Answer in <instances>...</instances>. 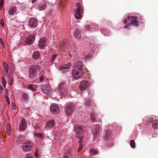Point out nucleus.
<instances>
[{
	"instance_id": "1",
	"label": "nucleus",
	"mask_w": 158,
	"mask_h": 158,
	"mask_svg": "<svg viewBox=\"0 0 158 158\" xmlns=\"http://www.w3.org/2000/svg\"><path fill=\"white\" fill-rule=\"evenodd\" d=\"M137 19V17L128 16L127 18L124 21L123 23L126 24L124 28H128L131 25L135 27L138 26H139V23Z\"/></svg>"
},
{
	"instance_id": "18",
	"label": "nucleus",
	"mask_w": 158,
	"mask_h": 158,
	"mask_svg": "<svg viewBox=\"0 0 158 158\" xmlns=\"http://www.w3.org/2000/svg\"><path fill=\"white\" fill-rule=\"evenodd\" d=\"M74 35L75 38L77 39H79L81 38V36L80 31L77 29L75 30L74 33Z\"/></svg>"
},
{
	"instance_id": "28",
	"label": "nucleus",
	"mask_w": 158,
	"mask_h": 158,
	"mask_svg": "<svg viewBox=\"0 0 158 158\" xmlns=\"http://www.w3.org/2000/svg\"><path fill=\"white\" fill-rule=\"evenodd\" d=\"M22 98L24 102H27L28 100V96L27 94L24 93L22 96Z\"/></svg>"
},
{
	"instance_id": "46",
	"label": "nucleus",
	"mask_w": 158,
	"mask_h": 158,
	"mask_svg": "<svg viewBox=\"0 0 158 158\" xmlns=\"http://www.w3.org/2000/svg\"><path fill=\"white\" fill-rule=\"evenodd\" d=\"M85 29L87 30H89L90 29V27L89 25H86L85 27Z\"/></svg>"
},
{
	"instance_id": "34",
	"label": "nucleus",
	"mask_w": 158,
	"mask_h": 158,
	"mask_svg": "<svg viewBox=\"0 0 158 158\" xmlns=\"http://www.w3.org/2000/svg\"><path fill=\"white\" fill-rule=\"evenodd\" d=\"M131 146L132 148H134L135 147V143L133 140H131L130 142Z\"/></svg>"
},
{
	"instance_id": "7",
	"label": "nucleus",
	"mask_w": 158,
	"mask_h": 158,
	"mask_svg": "<svg viewBox=\"0 0 158 158\" xmlns=\"http://www.w3.org/2000/svg\"><path fill=\"white\" fill-rule=\"evenodd\" d=\"M32 143L29 142H25L23 144V145L22 146V148L23 151L25 152H27L31 149L32 147Z\"/></svg>"
},
{
	"instance_id": "12",
	"label": "nucleus",
	"mask_w": 158,
	"mask_h": 158,
	"mask_svg": "<svg viewBox=\"0 0 158 158\" xmlns=\"http://www.w3.org/2000/svg\"><path fill=\"white\" fill-rule=\"evenodd\" d=\"M46 40L45 38H41L39 41V46L40 48H43L46 46Z\"/></svg>"
},
{
	"instance_id": "24",
	"label": "nucleus",
	"mask_w": 158,
	"mask_h": 158,
	"mask_svg": "<svg viewBox=\"0 0 158 158\" xmlns=\"http://www.w3.org/2000/svg\"><path fill=\"white\" fill-rule=\"evenodd\" d=\"M27 88L33 92H35L36 91V86L34 85H29L27 86Z\"/></svg>"
},
{
	"instance_id": "11",
	"label": "nucleus",
	"mask_w": 158,
	"mask_h": 158,
	"mask_svg": "<svg viewBox=\"0 0 158 158\" xmlns=\"http://www.w3.org/2000/svg\"><path fill=\"white\" fill-rule=\"evenodd\" d=\"M42 90L43 92L49 95L51 93L52 90L50 87L48 86L44 85L42 88Z\"/></svg>"
},
{
	"instance_id": "19",
	"label": "nucleus",
	"mask_w": 158,
	"mask_h": 158,
	"mask_svg": "<svg viewBox=\"0 0 158 158\" xmlns=\"http://www.w3.org/2000/svg\"><path fill=\"white\" fill-rule=\"evenodd\" d=\"M6 133L8 135H10L11 131V126L9 123H7L6 126Z\"/></svg>"
},
{
	"instance_id": "13",
	"label": "nucleus",
	"mask_w": 158,
	"mask_h": 158,
	"mask_svg": "<svg viewBox=\"0 0 158 158\" xmlns=\"http://www.w3.org/2000/svg\"><path fill=\"white\" fill-rule=\"evenodd\" d=\"M37 21L34 18H31L29 21V24L32 27H35L37 24Z\"/></svg>"
},
{
	"instance_id": "26",
	"label": "nucleus",
	"mask_w": 158,
	"mask_h": 158,
	"mask_svg": "<svg viewBox=\"0 0 158 158\" xmlns=\"http://www.w3.org/2000/svg\"><path fill=\"white\" fill-rule=\"evenodd\" d=\"M83 66V63L81 61H79L77 62L76 65V67L75 68H77L79 69H82L81 68Z\"/></svg>"
},
{
	"instance_id": "15",
	"label": "nucleus",
	"mask_w": 158,
	"mask_h": 158,
	"mask_svg": "<svg viewBox=\"0 0 158 158\" xmlns=\"http://www.w3.org/2000/svg\"><path fill=\"white\" fill-rule=\"evenodd\" d=\"M149 123L152 122V127L154 129H156L158 127V121L157 120H154L152 118L151 120L148 121Z\"/></svg>"
},
{
	"instance_id": "49",
	"label": "nucleus",
	"mask_w": 158,
	"mask_h": 158,
	"mask_svg": "<svg viewBox=\"0 0 158 158\" xmlns=\"http://www.w3.org/2000/svg\"><path fill=\"white\" fill-rule=\"evenodd\" d=\"M0 42L2 45H3L4 42L3 40L1 38L0 39Z\"/></svg>"
},
{
	"instance_id": "14",
	"label": "nucleus",
	"mask_w": 158,
	"mask_h": 158,
	"mask_svg": "<svg viewBox=\"0 0 158 158\" xmlns=\"http://www.w3.org/2000/svg\"><path fill=\"white\" fill-rule=\"evenodd\" d=\"M35 39V36L34 35H30L27 38L26 42L28 44H31L34 41Z\"/></svg>"
},
{
	"instance_id": "20",
	"label": "nucleus",
	"mask_w": 158,
	"mask_h": 158,
	"mask_svg": "<svg viewBox=\"0 0 158 158\" xmlns=\"http://www.w3.org/2000/svg\"><path fill=\"white\" fill-rule=\"evenodd\" d=\"M54 122L52 120H51L48 122L45 127H52L54 126Z\"/></svg>"
},
{
	"instance_id": "44",
	"label": "nucleus",
	"mask_w": 158,
	"mask_h": 158,
	"mask_svg": "<svg viewBox=\"0 0 158 158\" xmlns=\"http://www.w3.org/2000/svg\"><path fill=\"white\" fill-rule=\"evenodd\" d=\"M12 108L14 110H15L16 109V107L15 106V105L14 103H12Z\"/></svg>"
},
{
	"instance_id": "55",
	"label": "nucleus",
	"mask_w": 158,
	"mask_h": 158,
	"mask_svg": "<svg viewBox=\"0 0 158 158\" xmlns=\"http://www.w3.org/2000/svg\"><path fill=\"white\" fill-rule=\"evenodd\" d=\"M64 0L65 1H67V0Z\"/></svg>"
},
{
	"instance_id": "6",
	"label": "nucleus",
	"mask_w": 158,
	"mask_h": 158,
	"mask_svg": "<svg viewBox=\"0 0 158 158\" xmlns=\"http://www.w3.org/2000/svg\"><path fill=\"white\" fill-rule=\"evenodd\" d=\"M59 89L61 94L64 95L67 94V89L65 83H60L59 84Z\"/></svg>"
},
{
	"instance_id": "52",
	"label": "nucleus",
	"mask_w": 158,
	"mask_h": 158,
	"mask_svg": "<svg viewBox=\"0 0 158 158\" xmlns=\"http://www.w3.org/2000/svg\"><path fill=\"white\" fill-rule=\"evenodd\" d=\"M63 158H69L67 155H65L64 156Z\"/></svg>"
},
{
	"instance_id": "41",
	"label": "nucleus",
	"mask_w": 158,
	"mask_h": 158,
	"mask_svg": "<svg viewBox=\"0 0 158 158\" xmlns=\"http://www.w3.org/2000/svg\"><path fill=\"white\" fill-rule=\"evenodd\" d=\"M25 158H33V156L32 155L30 154H27V155L26 157Z\"/></svg>"
},
{
	"instance_id": "36",
	"label": "nucleus",
	"mask_w": 158,
	"mask_h": 158,
	"mask_svg": "<svg viewBox=\"0 0 158 158\" xmlns=\"http://www.w3.org/2000/svg\"><path fill=\"white\" fill-rule=\"evenodd\" d=\"M90 152L93 155H96L98 153V151L94 149H92L90 151Z\"/></svg>"
},
{
	"instance_id": "8",
	"label": "nucleus",
	"mask_w": 158,
	"mask_h": 158,
	"mask_svg": "<svg viewBox=\"0 0 158 158\" xmlns=\"http://www.w3.org/2000/svg\"><path fill=\"white\" fill-rule=\"evenodd\" d=\"M89 83L86 80H84L81 81L79 86V89L81 91L85 90L89 85Z\"/></svg>"
},
{
	"instance_id": "25",
	"label": "nucleus",
	"mask_w": 158,
	"mask_h": 158,
	"mask_svg": "<svg viewBox=\"0 0 158 158\" xmlns=\"http://www.w3.org/2000/svg\"><path fill=\"white\" fill-rule=\"evenodd\" d=\"M70 65V63L64 65L60 67V69L61 70H64L68 69L69 68Z\"/></svg>"
},
{
	"instance_id": "39",
	"label": "nucleus",
	"mask_w": 158,
	"mask_h": 158,
	"mask_svg": "<svg viewBox=\"0 0 158 158\" xmlns=\"http://www.w3.org/2000/svg\"><path fill=\"white\" fill-rule=\"evenodd\" d=\"M80 145L79 148L78 149V152H80L81 150H82V149L83 144H82V143H80Z\"/></svg>"
},
{
	"instance_id": "5",
	"label": "nucleus",
	"mask_w": 158,
	"mask_h": 158,
	"mask_svg": "<svg viewBox=\"0 0 158 158\" xmlns=\"http://www.w3.org/2000/svg\"><path fill=\"white\" fill-rule=\"evenodd\" d=\"M74 105L73 103H69L68 104L65 108V112L67 115L71 114L74 110Z\"/></svg>"
},
{
	"instance_id": "3",
	"label": "nucleus",
	"mask_w": 158,
	"mask_h": 158,
	"mask_svg": "<svg viewBox=\"0 0 158 158\" xmlns=\"http://www.w3.org/2000/svg\"><path fill=\"white\" fill-rule=\"evenodd\" d=\"M76 6L75 18L76 19H81L82 17V15L84 11L82 5L78 3L76 4Z\"/></svg>"
},
{
	"instance_id": "33",
	"label": "nucleus",
	"mask_w": 158,
	"mask_h": 158,
	"mask_svg": "<svg viewBox=\"0 0 158 158\" xmlns=\"http://www.w3.org/2000/svg\"><path fill=\"white\" fill-rule=\"evenodd\" d=\"M66 45L64 42L61 43L59 45V48L61 49H63L65 47Z\"/></svg>"
},
{
	"instance_id": "50",
	"label": "nucleus",
	"mask_w": 158,
	"mask_h": 158,
	"mask_svg": "<svg viewBox=\"0 0 158 158\" xmlns=\"http://www.w3.org/2000/svg\"><path fill=\"white\" fill-rule=\"evenodd\" d=\"M37 0H31V3H34Z\"/></svg>"
},
{
	"instance_id": "10",
	"label": "nucleus",
	"mask_w": 158,
	"mask_h": 158,
	"mask_svg": "<svg viewBox=\"0 0 158 158\" xmlns=\"http://www.w3.org/2000/svg\"><path fill=\"white\" fill-rule=\"evenodd\" d=\"M27 124L25 119L23 118L21 119V122L19 125V129L21 131H23L26 128Z\"/></svg>"
},
{
	"instance_id": "4",
	"label": "nucleus",
	"mask_w": 158,
	"mask_h": 158,
	"mask_svg": "<svg viewBox=\"0 0 158 158\" xmlns=\"http://www.w3.org/2000/svg\"><path fill=\"white\" fill-rule=\"evenodd\" d=\"M82 74V69L75 68L72 71V75L75 79H79L81 77Z\"/></svg>"
},
{
	"instance_id": "32",
	"label": "nucleus",
	"mask_w": 158,
	"mask_h": 158,
	"mask_svg": "<svg viewBox=\"0 0 158 158\" xmlns=\"http://www.w3.org/2000/svg\"><path fill=\"white\" fill-rule=\"evenodd\" d=\"M39 77V80H37L38 81L37 82H41L43 81L45 77V76L44 75H40Z\"/></svg>"
},
{
	"instance_id": "2",
	"label": "nucleus",
	"mask_w": 158,
	"mask_h": 158,
	"mask_svg": "<svg viewBox=\"0 0 158 158\" xmlns=\"http://www.w3.org/2000/svg\"><path fill=\"white\" fill-rule=\"evenodd\" d=\"M40 67L38 65H32L29 70V78L31 79L34 78L37 75V71H40Z\"/></svg>"
},
{
	"instance_id": "17",
	"label": "nucleus",
	"mask_w": 158,
	"mask_h": 158,
	"mask_svg": "<svg viewBox=\"0 0 158 158\" xmlns=\"http://www.w3.org/2000/svg\"><path fill=\"white\" fill-rule=\"evenodd\" d=\"M84 127L82 125H77L75 127V130L77 132L81 133Z\"/></svg>"
},
{
	"instance_id": "29",
	"label": "nucleus",
	"mask_w": 158,
	"mask_h": 158,
	"mask_svg": "<svg viewBox=\"0 0 158 158\" xmlns=\"http://www.w3.org/2000/svg\"><path fill=\"white\" fill-rule=\"evenodd\" d=\"M40 56V53L38 52H35L33 54V57L35 59H37Z\"/></svg>"
},
{
	"instance_id": "38",
	"label": "nucleus",
	"mask_w": 158,
	"mask_h": 158,
	"mask_svg": "<svg viewBox=\"0 0 158 158\" xmlns=\"http://www.w3.org/2000/svg\"><path fill=\"white\" fill-rule=\"evenodd\" d=\"M4 0H0V9H1L3 6Z\"/></svg>"
},
{
	"instance_id": "27",
	"label": "nucleus",
	"mask_w": 158,
	"mask_h": 158,
	"mask_svg": "<svg viewBox=\"0 0 158 158\" xmlns=\"http://www.w3.org/2000/svg\"><path fill=\"white\" fill-rule=\"evenodd\" d=\"M90 115L91 121L93 123L95 122L96 121V114L94 113H92L90 114Z\"/></svg>"
},
{
	"instance_id": "21",
	"label": "nucleus",
	"mask_w": 158,
	"mask_h": 158,
	"mask_svg": "<svg viewBox=\"0 0 158 158\" xmlns=\"http://www.w3.org/2000/svg\"><path fill=\"white\" fill-rule=\"evenodd\" d=\"M76 137L78 139H79V143H81L82 142V141L83 138V135H81V133L77 132Z\"/></svg>"
},
{
	"instance_id": "54",
	"label": "nucleus",
	"mask_w": 158,
	"mask_h": 158,
	"mask_svg": "<svg viewBox=\"0 0 158 158\" xmlns=\"http://www.w3.org/2000/svg\"><path fill=\"white\" fill-rule=\"evenodd\" d=\"M6 137V135H4V137Z\"/></svg>"
},
{
	"instance_id": "23",
	"label": "nucleus",
	"mask_w": 158,
	"mask_h": 158,
	"mask_svg": "<svg viewBox=\"0 0 158 158\" xmlns=\"http://www.w3.org/2000/svg\"><path fill=\"white\" fill-rule=\"evenodd\" d=\"M99 127L98 126H96L94 127V132H93V135L94 136H96L98 134L99 131Z\"/></svg>"
},
{
	"instance_id": "53",
	"label": "nucleus",
	"mask_w": 158,
	"mask_h": 158,
	"mask_svg": "<svg viewBox=\"0 0 158 158\" xmlns=\"http://www.w3.org/2000/svg\"><path fill=\"white\" fill-rule=\"evenodd\" d=\"M35 156L36 157H38V156L37 154V153H36H36H35Z\"/></svg>"
},
{
	"instance_id": "22",
	"label": "nucleus",
	"mask_w": 158,
	"mask_h": 158,
	"mask_svg": "<svg viewBox=\"0 0 158 158\" xmlns=\"http://www.w3.org/2000/svg\"><path fill=\"white\" fill-rule=\"evenodd\" d=\"M16 9L15 7H13L10 8L9 11V13L10 15H14L16 12Z\"/></svg>"
},
{
	"instance_id": "42",
	"label": "nucleus",
	"mask_w": 158,
	"mask_h": 158,
	"mask_svg": "<svg viewBox=\"0 0 158 158\" xmlns=\"http://www.w3.org/2000/svg\"><path fill=\"white\" fill-rule=\"evenodd\" d=\"M1 25L2 26H4V20L3 19H2L0 21Z\"/></svg>"
},
{
	"instance_id": "51",
	"label": "nucleus",
	"mask_w": 158,
	"mask_h": 158,
	"mask_svg": "<svg viewBox=\"0 0 158 158\" xmlns=\"http://www.w3.org/2000/svg\"><path fill=\"white\" fill-rule=\"evenodd\" d=\"M2 85H0V90H2Z\"/></svg>"
},
{
	"instance_id": "40",
	"label": "nucleus",
	"mask_w": 158,
	"mask_h": 158,
	"mask_svg": "<svg viewBox=\"0 0 158 158\" xmlns=\"http://www.w3.org/2000/svg\"><path fill=\"white\" fill-rule=\"evenodd\" d=\"M2 83L3 86L5 87L6 82L5 79L3 77L2 78Z\"/></svg>"
},
{
	"instance_id": "48",
	"label": "nucleus",
	"mask_w": 158,
	"mask_h": 158,
	"mask_svg": "<svg viewBox=\"0 0 158 158\" xmlns=\"http://www.w3.org/2000/svg\"><path fill=\"white\" fill-rule=\"evenodd\" d=\"M6 100L7 102L8 103V104H10V101L9 100V99L8 98L7 96L6 97Z\"/></svg>"
},
{
	"instance_id": "56",
	"label": "nucleus",
	"mask_w": 158,
	"mask_h": 158,
	"mask_svg": "<svg viewBox=\"0 0 158 158\" xmlns=\"http://www.w3.org/2000/svg\"><path fill=\"white\" fill-rule=\"evenodd\" d=\"M142 19V17H141V18H140V19Z\"/></svg>"
},
{
	"instance_id": "47",
	"label": "nucleus",
	"mask_w": 158,
	"mask_h": 158,
	"mask_svg": "<svg viewBox=\"0 0 158 158\" xmlns=\"http://www.w3.org/2000/svg\"><path fill=\"white\" fill-rule=\"evenodd\" d=\"M13 82V81L11 78H10L9 80V83L10 85H12Z\"/></svg>"
},
{
	"instance_id": "9",
	"label": "nucleus",
	"mask_w": 158,
	"mask_h": 158,
	"mask_svg": "<svg viewBox=\"0 0 158 158\" xmlns=\"http://www.w3.org/2000/svg\"><path fill=\"white\" fill-rule=\"evenodd\" d=\"M51 111L54 113H57L59 111V107L56 104H52L50 107Z\"/></svg>"
},
{
	"instance_id": "16",
	"label": "nucleus",
	"mask_w": 158,
	"mask_h": 158,
	"mask_svg": "<svg viewBox=\"0 0 158 158\" xmlns=\"http://www.w3.org/2000/svg\"><path fill=\"white\" fill-rule=\"evenodd\" d=\"M48 3L43 2L39 5L38 7V9L40 11H42L45 10L46 8V7Z\"/></svg>"
},
{
	"instance_id": "43",
	"label": "nucleus",
	"mask_w": 158,
	"mask_h": 158,
	"mask_svg": "<svg viewBox=\"0 0 158 158\" xmlns=\"http://www.w3.org/2000/svg\"><path fill=\"white\" fill-rule=\"evenodd\" d=\"M57 56V55L56 54H55V55H54L52 57V60H51V61L52 62H53L54 60V59L56 58V56Z\"/></svg>"
},
{
	"instance_id": "45",
	"label": "nucleus",
	"mask_w": 158,
	"mask_h": 158,
	"mask_svg": "<svg viewBox=\"0 0 158 158\" xmlns=\"http://www.w3.org/2000/svg\"><path fill=\"white\" fill-rule=\"evenodd\" d=\"M110 131H108L106 132V137H107L109 136L110 134Z\"/></svg>"
},
{
	"instance_id": "30",
	"label": "nucleus",
	"mask_w": 158,
	"mask_h": 158,
	"mask_svg": "<svg viewBox=\"0 0 158 158\" xmlns=\"http://www.w3.org/2000/svg\"><path fill=\"white\" fill-rule=\"evenodd\" d=\"M3 65L5 69V72L6 73H7L9 69L7 64L5 62H4L3 63Z\"/></svg>"
},
{
	"instance_id": "31",
	"label": "nucleus",
	"mask_w": 158,
	"mask_h": 158,
	"mask_svg": "<svg viewBox=\"0 0 158 158\" xmlns=\"http://www.w3.org/2000/svg\"><path fill=\"white\" fill-rule=\"evenodd\" d=\"M35 136L42 139L43 138V134L42 133H35Z\"/></svg>"
},
{
	"instance_id": "35",
	"label": "nucleus",
	"mask_w": 158,
	"mask_h": 158,
	"mask_svg": "<svg viewBox=\"0 0 158 158\" xmlns=\"http://www.w3.org/2000/svg\"><path fill=\"white\" fill-rule=\"evenodd\" d=\"M91 103V102L89 100H87L85 102V104L86 106H90V104Z\"/></svg>"
},
{
	"instance_id": "37",
	"label": "nucleus",
	"mask_w": 158,
	"mask_h": 158,
	"mask_svg": "<svg viewBox=\"0 0 158 158\" xmlns=\"http://www.w3.org/2000/svg\"><path fill=\"white\" fill-rule=\"evenodd\" d=\"M22 136H19V138H18L17 139V142L19 144H20L22 143V140L21 139Z\"/></svg>"
}]
</instances>
